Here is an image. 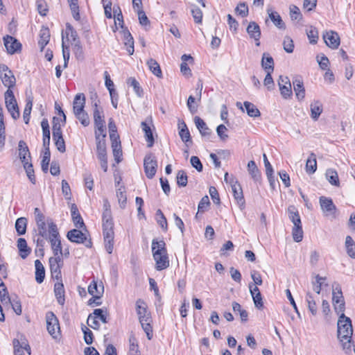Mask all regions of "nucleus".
<instances>
[{
	"label": "nucleus",
	"mask_w": 355,
	"mask_h": 355,
	"mask_svg": "<svg viewBox=\"0 0 355 355\" xmlns=\"http://www.w3.org/2000/svg\"><path fill=\"white\" fill-rule=\"evenodd\" d=\"M179 135L181 139L187 144V146H188V142L191 143V135L186 123L184 121L179 124Z\"/></svg>",
	"instance_id": "31"
},
{
	"label": "nucleus",
	"mask_w": 355,
	"mask_h": 355,
	"mask_svg": "<svg viewBox=\"0 0 355 355\" xmlns=\"http://www.w3.org/2000/svg\"><path fill=\"white\" fill-rule=\"evenodd\" d=\"M46 320L48 332L53 338H57L60 332V325L57 317L52 311H49L46 314Z\"/></svg>",
	"instance_id": "8"
},
{
	"label": "nucleus",
	"mask_w": 355,
	"mask_h": 355,
	"mask_svg": "<svg viewBox=\"0 0 355 355\" xmlns=\"http://www.w3.org/2000/svg\"><path fill=\"white\" fill-rule=\"evenodd\" d=\"M54 293L57 299L58 303L64 305L65 302L64 288L62 282H58L54 285Z\"/></svg>",
	"instance_id": "20"
},
{
	"label": "nucleus",
	"mask_w": 355,
	"mask_h": 355,
	"mask_svg": "<svg viewBox=\"0 0 355 355\" xmlns=\"http://www.w3.org/2000/svg\"><path fill=\"white\" fill-rule=\"evenodd\" d=\"M136 311L143 330L146 334L148 339L151 340L153 335L151 325L153 320L150 313L148 311V306L143 300L138 299L137 300Z\"/></svg>",
	"instance_id": "2"
},
{
	"label": "nucleus",
	"mask_w": 355,
	"mask_h": 355,
	"mask_svg": "<svg viewBox=\"0 0 355 355\" xmlns=\"http://www.w3.org/2000/svg\"><path fill=\"white\" fill-rule=\"evenodd\" d=\"M248 168L249 173L254 181H259L261 179V173L258 169L254 161L251 160L248 162Z\"/></svg>",
	"instance_id": "38"
},
{
	"label": "nucleus",
	"mask_w": 355,
	"mask_h": 355,
	"mask_svg": "<svg viewBox=\"0 0 355 355\" xmlns=\"http://www.w3.org/2000/svg\"><path fill=\"white\" fill-rule=\"evenodd\" d=\"M89 293L96 299H100L104 292L103 286L97 284V282L93 281L88 286Z\"/></svg>",
	"instance_id": "27"
},
{
	"label": "nucleus",
	"mask_w": 355,
	"mask_h": 355,
	"mask_svg": "<svg viewBox=\"0 0 355 355\" xmlns=\"http://www.w3.org/2000/svg\"><path fill=\"white\" fill-rule=\"evenodd\" d=\"M47 223L49 231V235L47 239H49L51 243L54 257H62L63 254L62 248L57 225L52 219H48Z\"/></svg>",
	"instance_id": "3"
},
{
	"label": "nucleus",
	"mask_w": 355,
	"mask_h": 355,
	"mask_svg": "<svg viewBox=\"0 0 355 355\" xmlns=\"http://www.w3.org/2000/svg\"><path fill=\"white\" fill-rule=\"evenodd\" d=\"M345 247L347 255L355 259V242L350 236L345 237Z\"/></svg>",
	"instance_id": "32"
},
{
	"label": "nucleus",
	"mask_w": 355,
	"mask_h": 355,
	"mask_svg": "<svg viewBox=\"0 0 355 355\" xmlns=\"http://www.w3.org/2000/svg\"><path fill=\"white\" fill-rule=\"evenodd\" d=\"M293 85L297 98L299 101H302L305 97V89L302 80L299 77H295L293 80Z\"/></svg>",
	"instance_id": "17"
},
{
	"label": "nucleus",
	"mask_w": 355,
	"mask_h": 355,
	"mask_svg": "<svg viewBox=\"0 0 355 355\" xmlns=\"http://www.w3.org/2000/svg\"><path fill=\"white\" fill-rule=\"evenodd\" d=\"M311 107V117L314 120L317 121L322 112V105L319 101H314L310 105Z\"/></svg>",
	"instance_id": "29"
},
{
	"label": "nucleus",
	"mask_w": 355,
	"mask_h": 355,
	"mask_svg": "<svg viewBox=\"0 0 355 355\" xmlns=\"http://www.w3.org/2000/svg\"><path fill=\"white\" fill-rule=\"evenodd\" d=\"M127 83L128 85L133 87L135 94L139 97H141L143 96V89L140 87L139 82L135 78H129L128 79Z\"/></svg>",
	"instance_id": "47"
},
{
	"label": "nucleus",
	"mask_w": 355,
	"mask_h": 355,
	"mask_svg": "<svg viewBox=\"0 0 355 355\" xmlns=\"http://www.w3.org/2000/svg\"><path fill=\"white\" fill-rule=\"evenodd\" d=\"M116 197L118 198L120 207L124 209L127 202V196L125 189L123 186H121L119 189H117Z\"/></svg>",
	"instance_id": "42"
},
{
	"label": "nucleus",
	"mask_w": 355,
	"mask_h": 355,
	"mask_svg": "<svg viewBox=\"0 0 355 355\" xmlns=\"http://www.w3.org/2000/svg\"><path fill=\"white\" fill-rule=\"evenodd\" d=\"M53 139L55 141V145L57 149L60 153L65 152V150H66L65 142L63 139L62 135H58V137H53Z\"/></svg>",
	"instance_id": "60"
},
{
	"label": "nucleus",
	"mask_w": 355,
	"mask_h": 355,
	"mask_svg": "<svg viewBox=\"0 0 355 355\" xmlns=\"http://www.w3.org/2000/svg\"><path fill=\"white\" fill-rule=\"evenodd\" d=\"M103 233L105 250L111 254L114 248V225L103 226Z\"/></svg>",
	"instance_id": "12"
},
{
	"label": "nucleus",
	"mask_w": 355,
	"mask_h": 355,
	"mask_svg": "<svg viewBox=\"0 0 355 355\" xmlns=\"http://www.w3.org/2000/svg\"><path fill=\"white\" fill-rule=\"evenodd\" d=\"M124 38H125V45L126 46V50L129 55H132L134 53V40L132 37L130 33L127 31L124 33Z\"/></svg>",
	"instance_id": "40"
},
{
	"label": "nucleus",
	"mask_w": 355,
	"mask_h": 355,
	"mask_svg": "<svg viewBox=\"0 0 355 355\" xmlns=\"http://www.w3.org/2000/svg\"><path fill=\"white\" fill-rule=\"evenodd\" d=\"M293 239L295 242H300L303 239L302 225L293 226L292 230Z\"/></svg>",
	"instance_id": "50"
},
{
	"label": "nucleus",
	"mask_w": 355,
	"mask_h": 355,
	"mask_svg": "<svg viewBox=\"0 0 355 355\" xmlns=\"http://www.w3.org/2000/svg\"><path fill=\"white\" fill-rule=\"evenodd\" d=\"M46 225H48L46 221L36 223L38 234L41 237L45 238L46 239L48 238L49 235V232L48 233L47 232Z\"/></svg>",
	"instance_id": "52"
},
{
	"label": "nucleus",
	"mask_w": 355,
	"mask_h": 355,
	"mask_svg": "<svg viewBox=\"0 0 355 355\" xmlns=\"http://www.w3.org/2000/svg\"><path fill=\"white\" fill-rule=\"evenodd\" d=\"M51 153L50 150H47V152H44L42 159L41 162V168L44 173H47L49 170V165L50 162Z\"/></svg>",
	"instance_id": "55"
},
{
	"label": "nucleus",
	"mask_w": 355,
	"mask_h": 355,
	"mask_svg": "<svg viewBox=\"0 0 355 355\" xmlns=\"http://www.w3.org/2000/svg\"><path fill=\"white\" fill-rule=\"evenodd\" d=\"M96 141L97 157H106L107 156V150H106L105 139L102 138V139H96Z\"/></svg>",
	"instance_id": "45"
},
{
	"label": "nucleus",
	"mask_w": 355,
	"mask_h": 355,
	"mask_svg": "<svg viewBox=\"0 0 355 355\" xmlns=\"http://www.w3.org/2000/svg\"><path fill=\"white\" fill-rule=\"evenodd\" d=\"M0 78L8 89H11L15 85L16 78L12 71L4 64H0Z\"/></svg>",
	"instance_id": "5"
},
{
	"label": "nucleus",
	"mask_w": 355,
	"mask_h": 355,
	"mask_svg": "<svg viewBox=\"0 0 355 355\" xmlns=\"http://www.w3.org/2000/svg\"><path fill=\"white\" fill-rule=\"evenodd\" d=\"M24 168L26 173V175L28 178V180L33 183L35 184L36 179L35 176V171L33 169V164H27L25 163V166H24Z\"/></svg>",
	"instance_id": "54"
},
{
	"label": "nucleus",
	"mask_w": 355,
	"mask_h": 355,
	"mask_svg": "<svg viewBox=\"0 0 355 355\" xmlns=\"http://www.w3.org/2000/svg\"><path fill=\"white\" fill-rule=\"evenodd\" d=\"M27 219L21 217L17 219L15 222V229L18 235H24L26 232Z\"/></svg>",
	"instance_id": "37"
},
{
	"label": "nucleus",
	"mask_w": 355,
	"mask_h": 355,
	"mask_svg": "<svg viewBox=\"0 0 355 355\" xmlns=\"http://www.w3.org/2000/svg\"><path fill=\"white\" fill-rule=\"evenodd\" d=\"M338 338L342 344L343 349L346 354L352 352V336L353 329L352 321L345 313L340 315L338 323Z\"/></svg>",
	"instance_id": "1"
},
{
	"label": "nucleus",
	"mask_w": 355,
	"mask_h": 355,
	"mask_svg": "<svg viewBox=\"0 0 355 355\" xmlns=\"http://www.w3.org/2000/svg\"><path fill=\"white\" fill-rule=\"evenodd\" d=\"M290 17L292 21H297L298 22L303 19L299 8L295 5L290 6Z\"/></svg>",
	"instance_id": "48"
},
{
	"label": "nucleus",
	"mask_w": 355,
	"mask_h": 355,
	"mask_svg": "<svg viewBox=\"0 0 355 355\" xmlns=\"http://www.w3.org/2000/svg\"><path fill=\"white\" fill-rule=\"evenodd\" d=\"M246 31L249 37L254 40L256 46H259L261 35L259 24L255 21H250L246 28Z\"/></svg>",
	"instance_id": "14"
},
{
	"label": "nucleus",
	"mask_w": 355,
	"mask_h": 355,
	"mask_svg": "<svg viewBox=\"0 0 355 355\" xmlns=\"http://www.w3.org/2000/svg\"><path fill=\"white\" fill-rule=\"evenodd\" d=\"M261 66L266 71L273 72L274 61L273 58L268 53H264L261 60Z\"/></svg>",
	"instance_id": "33"
},
{
	"label": "nucleus",
	"mask_w": 355,
	"mask_h": 355,
	"mask_svg": "<svg viewBox=\"0 0 355 355\" xmlns=\"http://www.w3.org/2000/svg\"><path fill=\"white\" fill-rule=\"evenodd\" d=\"M146 64H147L150 71L155 76H156L158 78H161L162 76V73L160 66L155 60L150 58L147 61Z\"/></svg>",
	"instance_id": "35"
},
{
	"label": "nucleus",
	"mask_w": 355,
	"mask_h": 355,
	"mask_svg": "<svg viewBox=\"0 0 355 355\" xmlns=\"http://www.w3.org/2000/svg\"><path fill=\"white\" fill-rule=\"evenodd\" d=\"M177 184L179 187H185L187 184V175L183 171L180 170L177 173Z\"/></svg>",
	"instance_id": "61"
},
{
	"label": "nucleus",
	"mask_w": 355,
	"mask_h": 355,
	"mask_svg": "<svg viewBox=\"0 0 355 355\" xmlns=\"http://www.w3.org/2000/svg\"><path fill=\"white\" fill-rule=\"evenodd\" d=\"M194 122L202 137H207L211 135L210 129L208 128L206 123L200 116H195Z\"/></svg>",
	"instance_id": "24"
},
{
	"label": "nucleus",
	"mask_w": 355,
	"mask_h": 355,
	"mask_svg": "<svg viewBox=\"0 0 355 355\" xmlns=\"http://www.w3.org/2000/svg\"><path fill=\"white\" fill-rule=\"evenodd\" d=\"M144 167L146 177L149 179H152L155 176L157 168V159L152 153H149L145 156Z\"/></svg>",
	"instance_id": "7"
},
{
	"label": "nucleus",
	"mask_w": 355,
	"mask_h": 355,
	"mask_svg": "<svg viewBox=\"0 0 355 355\" xmlns=\"http://www.w3.org/2000/svg\"><path fill=\"white\" fill-rule=\"evenodd\" d=\"M243 105L246 110L248 115L250 117H258L261 115V112L255 105L249 102L245 101Z\"/></svg>",
	"instance_id": "36"
},
{
	"label": "nucleus",
	"mask_w": 355,
	"mask_h": 355,
	"mask_svg": "<svg viewBox=\"0 0 355 355\" xmlns=\"http://www.w3.org/2000/svg\"><path fill=\"white\" fill-rule=\"evenodd\" d=\"M156 216L157 223L160 225V227L163 229L164 231H166L168 225L167 220L160 209L157 210Z\"/></svg>",
	"instance_id": "58"
},
{
	"label": "nucleus",
	"mask_w": 355,
	"mask_h": 355,
	"mask_svg": "<svg viewBox=\"0 0 355 355\" xmlns=\"http://www.w3.org/2000/svg\"><path fill=\"white\" fill-rule=\"evenodd\" d=\"M230 184L231 185L232 191L235 200H236L240 208L241 209H243L245 207V199L243 197L242 188L238 181L232 175H231Z\"/></svg>",
	"instance_id": "9"
},
{
	"label": "nucleus",
	"mask_w": 355,
	"mask_h": 355,
	"mask_svg": "<svg viewBox=\"0 0 355 355\" xmlns=\"http://www.w3.org/2000/svg\"><path fill=\"white\" fill-rule=\"evenodd\" d=\"M278 85L283 98L286 99L292 96L291 83L288 77L280 76L278 79Z\"/></svg>",
	"instance_id": "13"
},
{
	"label": "nucleus",
	"mask_w": 355,
	"mask_h": 355,
	"mask_svg": "<svg viewBox=\"0 0 355 355\" xmlns=\"http://www.w3.org/2000/svg\"><path fill=\"white\" fill-rule=\"evenodd\" d=\"M49 265L51 272L61 269L63 265L62 257H51L49 259Z\"/></svg>",
	"instance_id": "43"
},
{
	"label": "nucleus",
	"mask_w": 355,
	"mask_h": 355,
	"mask_svg": "<svg viewBox=\"0 0 355 355\" xmlns=\"http://www.w3.org/2000/svg\"><path fill=\"white\" fill-rule=\"evenodd\" d=\"M18 153L19 158L25 155H28V157H31V153L29 151V148L26 143L23 140H20L18 143Z\"/></svg>",
	"instance_id": "51"
},
{
	"label": "nucleus",
	"mask_w": 355,
	"mask_h": 355,
	"mask_svg": "<svg viewBox=\"0 0 355 355\" xmlns=\"http://www.w3.org/2000/svg\"><path fill=\"white\" fill-rule=\"evenodd\" d=\"M345 301L341 287L339 284H337L335 287H333L332 291V303H338Z\"/></svg>",
	"instance_id": "41"
},
{
	"label": "nucleus",
	"mask_w": 355,
	"mask_h": 355,
	"mask_svg": "<svg viewBox=\"0 0 355 355\" xmlns=\"http://www.w3.org/2000/svg\"><path fill=\"white\" fill-rule=\"evenodd\" d=\"M191 12L193 17L194 21L196 24H201L202 20V10L198 6H192Z\"/></svg>",
	"instance_id": "56"
},
{
	"label": "nucleus",
	"mask_w": 355,
	"mask_h": 355,
	"mask_svg": "<svg viewBox=\"0 0 355 355\" xmlns=\"http://www.w3.org/2000/svg\"><path fill=\"white\" fill-rule=\"evenodd\" d=\"M306 35L311 44H316L318 40V31L316 28L310 26L306 31Z\"/></svg>",
	"instance_id": "53"
},
{
	"label": "nucleus",
	"mask_w": 355,
	"mask_h": 355,
	"mask_svg": "<svg viewBox=\"0 0 355 355\" xmlns=\"http://www.w3.org/2000/svg\"><path fill=\"white\" fill-rule=\"evenodd\" d=\"M112 148L114 159L116 163H119L121 161L122 150L119 136L112 140Z\"/></svg>",
	"instance_id": "22"
},
{
	"label": "nucleus",
	"mask_w": 355,
	"mask_h": 355,
	"mask_svg": "<svg viewBox=\"0 0 355 355\" xmlns=\"http://www.w3.org/2000/svg\"><path fill=\"white\" fill-rule=\"evenodd\" d=\"M93 115L94 125H99L100 123L105 124L103 110H94Z\"/></svg>",
	"instance_id": "63"
},
{
	"label": "nucleus",
	"mask_w": 355,
	"mask_h": 355,
	"mask_svg": "<svg viewBox=\"0 0 355 355\" xmlns=\"http://www.w3.org/2000/svg\"><path fill=\"white\" fill-rule=\"evenodd\" d=\"M317 169L316 155L311 153L306 163V171L309 174H313Z\"/></svg>",
	"instance_id": "34"
},
{
	"label": "nucleus",
	"mask_w": 355,
	"mask_h": 355,
	"mask_svg": "<svg viewBox=\"0 0 355 355\" xmlns=\"http://www.w3.org/2000/svg\"><path fill=\"white\" fill-rule=\"evenodd\" d=\"M287 213L289 219L293 223V226L302 225L299 211L294 205H291L288 207Z\"/></svg>",
	"instance_id": "23"
},
{
	"label": "nucleus",
	"mask_w": 355,
	"mask_h": 355,
	"mask_svg": "<svg viewBox=\"0 0 355 355\" xmlns=\"http://www.w3.org/2000/svg\"><path fill=\"white\" fill-rule=\"evenodd\" d=\"M6 107L11 116L16 120L19 117V111L17 101L12 89H7L4 94Z\"/></svg>",
	"instance_id": "4"
},
{
	"label": "nucleus",
	"mask_w": 355,
	"mask_h": 355,
	"mask_svg": "<svg viewBox=\"0 0 355 355\" xmlns=\"http://www.w3.org/2000/svg\"><path fill=\"white\" fill-rule=\"evenodd\" d=\"M95 139H102V138L105 139L106 137V128L105 124L100 123L99 125H95Z\"/></svg>",
	"instance_id": "57"
},
{
	"label": "nucleus",
	"mask_w": 355,
	"mask_h": 355,
	"mask_svg": "<svg viewBox=\"0 0 355 355\" xmlns=\"http://www.w3.org/2000/svg\"><path fill=\"white\" fill-rule=\"evenodd\" d=\"M269 18L273 22V24L279 29H285L286 26L284 22L283 21L281 16L277 12L272 11L270 10H268Z\"/></svg>",
	"instance_id": "30"
},
{
	"label": "nucleus",
	"mask_w": 355,
	"mask_h": 355,
	"mask_svg": "<svg viewBox=\"0 0 355 355\" xmlns=\"http://www.w3.org/2000/svg\"><path fill=\"white\" fill-rule=\"evenodd\" d=\"M283 46L286 52L288 53H293L294 50V43L293 40L290 37L286 36L283 42Z\"/></svg>",
	"instance_id": "62"
},
{
	"label": "nucleus",
	"mask_w": 355,
	"mask_h": 355,
	"mask_svg": "<svg viewBox=\"0 0 355 355\" xmlns=\"http://www.w3.org/2000/svg\"><path fill=\"white\" fill-rule=\"evenodd\" d=\"M139 346L137 339L135 337L130 338V349L128 355H137L139 354Z\"/></svg>",
	"instance_id": "59"
},
{
	"label": "nucleus",
	"mask_w": 355,
	"mask_h": 355,
	"mask_svg": "<svg viewBox=\"0 0 355 355\" xmlns=\"http://www.w3.org/2000/svg\"><path fill=\"white\" fill-rule=\"evenodd\" d=\"M73 17L78 21L80 19L79 6L78 0H68Z\"/></svg>",
	"instance_id": "49"
},
{
	"label": "nucleus",
	"mask_w": 355,
	"mask_h": 355,
	"mask_svg": "<svg viewBox=\"0 0 355 355\" xmlns=\"http://www.w3.org/2000/svg\"><path fill=\"white\" fill-rule=\"evenodd\" d=\"M76 118L80 121L81 124L86 127L88 126L89 124V119L87 113L84 110L82 112H80L78 114H74Z\"/></svg>",
	"instance_id": "64"
},
{
	"label": "nucleus",
	"mask_w": 355,
	"mask_h": 355,
	"mask_svg": "<svg viewBox=\"0 0 355 355\" xmlns=\"http://www.w3.org/2000/svg\"><path fill=\"white\" fill-rule=\"evenodd\" d=\"M306 302L309 311L313 315H315L318 313L317 305L313 295L310 293L306 295Z\"/></svg>",
	"instance_id": "46"
},
{
	"label": "nucleus",
	"mask_w": 355,
	"mask_h": 355,
	"mask_svg": "<svg viewBox=\"0 0 355 355\" xmlns=\"http://www.w3.org/2000/svg\"><path fill=\"white\" fill-rule=\"evenodd\" d=\"M326 44L331 49H337L340 44V37L337 33L329 31L323 35Z\"/></svg>",
	"instance_id": "16"
},
{
	"label": "nucleus",
	"mask_w": 355,
	"mask_h": 355,
	"mask_svg": "<svg viewBox=\"0 0 355 355\" xmlns=\"http://www.w3.org/2000/svg\"><path fill=\"white\" fill-rule=\"evenodd\" d=\"M326 177L329 182L336 187H339L340 182L337 172L331 168L327 169L326 171Z\"/></svg>",
	"instance_id": "39"
},
{
	"label": "nucleus",
	"mask_w": 355,
	"mask_h": 355,
	"mask_svg": "<svg viewBox=\"0 0 355 355\" xmlns=\"http://www.w3.org/2000/svg\"><path fill=\"white\" fill-rule=\"evenodd\" d=\"M153 258L155 261V268L157 270L160 271L167 268L169 266V259L167 252L159 253L155 252L153 254Z\"/></svg>",
	"instance_id": "15"
},
{
	"label": "nucleus",
	"mask_w": 355,
	"mask_h": 355,
	"mask_svg": "<svg viewBox=\"0 0 355 355\" xmlns=\"http://www.w3.org/2000/svg\"><path fill=\"white\" fill-rule=\"evenodd\" d=\"M50 40V31L46 27H42L40 31V40L38 41V46L41 51H43L46 45L49 43Z\"/></svg>",
	"instance_id": "25"
},
{
	"label": "nucleus",
	"mask_w": 355,
	"mask_h": 355,
	"mask_svg": "<svg viewBox=\"0 0 355 355\" xmlns=\"http://www.w3.org/2000/svg\"><path fill=\"white\" fill-rule=\"evenodd\" d=\"M67 237L71 242L83 243L88 248H90L92 246L91 239H87L86 235L79 230L73 229L67 232Z\"/></svg>",
	"instance_id": "6"
},
{
	"label": "nucleus",
	"mask_w": 355,
	"mask_h": 355,
	"mask_svg": "<svg viewBox=\"0 0 355 355\" xmlns=\"http://www.w3.org/2000/svg\"><path fill=\"white\" fill-rule=\"evenodd\" d=\"M3 43L8 54L12 55L21 50V44L12 36L8 35L4 36Z\"/></svg>",
	"instance_id": "11"
},
{
	"label": "nucleus",
	"mask_w": 355,
	"mask_h": 355,
	"mask_svg": "<svg viewBox=\"0 0 355 355\" xmlns=\"http://www.w3.org/2000/svg\"><path fill=\"white\" fill-rule=\"evenodd\" d=\"M71 212L72 220L74 223V225L76 228H83L85 227L84 221L79 214L77 206L75 204H73L71 207Z\"/></svg>",
	"instance_id": "19"
},
{
	"label": "nucleus",
	"mask_w": 355,
	"mask_h": 355,
	"mask_svg": "<svg viewBox=\"0 0 355 355\" xmlns=\"http://www.w3.org/2000/svg\"><path fill=\"white\" fill-rule=\"evenodd\" d=\"M141 127L145 133V138L147 141L148 147H152L154 144L155 140L150 125L146 121H142L141 123Z\"/></svg>",
	"instance_id": "26"
},
{
	"label": "nucleus",
	"mask_w": 355,
	"mask_h": 355,
	"mask_svg": "<svg viewBox=\"0 0 355 355\" xmlns=\"http://www.w3.org/2000/svg\"><path fill=\"white\" fill-rule=\"evenodd\" d=\"M319 202L321 209L324 213L325 216H331L335 218L337 208L334 204L332 199L325 196H321L319 199Z\"/></svg>",
	"instance_id": "10"
},
{
	"label": "nucleus",
	"mask_w": 355,
	"mask_h": 355,
	"mask_svg": "<svg viewBox=\"0 0 355 355\" xmlns=\"http://www.w3.org/2000/svg\"><path fill=\"white\" fill-rule=\"evenodd\" d=\"M35 280L38 284L44 282L45 278V269L42 262L37 259L35 261Z\"/></svg>",
	"instance_id": "28"
},
{
	"label": "nucleus",
	"mask_w": 355,
	"mask_h": 355,
	"mask_svg": "<svg viewBox=\"0 0 355 355\" xmlns=\"http://www.w3.org/2000/svg\"><path fill=\"white\" fill-rule=\"evenodd\" d=\"M152 252L153 254L157 252L159 253L167 252L165 242L163 240L157 241L156 239H153L152 241Z\"/></svg>",
	"instance_id": "44"
},
{
	"label": "nucleus",
	"mask_w": 355,
	"mask_h": 355,
	"mask_svg": "<svg viewBox=\"0 0 355 355\" xmlns=\"http://www.w3.org/2000/svg\"><path fill=\"white\" fill-rule=\"evenodd\" d=\"M17 246L19 250V255L22 259H26L31 252V248L27 245L25 239L19 238L17 242Z\"/></svg>",
	"instance_id": "21"
},
{
	"label": "nucleus",
	"mask_w": 355,
	"mask_h": 355,
	"mask_svg": "<svg viewBox=\"0 0 355 355\" xmlns=\"http://www.w3.org/2000/svg\"><path fill=\"white\" fill-rule=\"evenodd\" d=\"M85 104V96L84 94L79 93L75 96L73 103V110L74 114H78L84 111Z\"/></svg>",
	"instance_id": "18"
}]
</instances>
